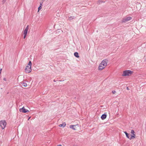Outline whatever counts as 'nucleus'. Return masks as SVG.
<instances>
[{
    "instance_id": "15",
    "label": "nucleus",
    "mask_w": 146,
    "mask_h": 146,
    "mask_svg": "<svg viewBox=\"0 0 146 146\" xmlns=\"http://www.w3.org/2000/svg\"><path fill=\"white\" fill-rule=\"evenodd\" d=\"M131 134H135V132L133 130H132L131 131Z\"/></svg>"
},
{
    "instance_id": "14",
    "label": "nucleus",
    "mask_w": 146,
    "mask_h": 146,
    "mask_svg": "<svg viewBox=\"0 0 146 146\" xmlns=\"http://www.w3.org/2000/svg\"><path fill=\"white\" fill-rule=\"evenodd\" d=\"M22 86L24 87H26L27 86V84L26 83H24L23 84Z\"/></svg>"
},
{
    "instance_id": "2",
    "label": "nucleus",
    "mask_w": 146,
    "mask_h": 146,
    "mask_svg": "<svg viewBox=\"0 0 146 146\" xmlns=\"http://www.w3.org/2000/svg\"><path fill=\"white\" fill-rule=\"evenodd\" d=\"M133 72L129 70H126L123 71L122 76H131L133 73Z\"/></svg>"
},
{
    "instance_id": "9",
    "label": "nucleus",
    "mask_w": 146,
    "mask_h": 146,
    "mask_svg": "<svg viewBox=\"0 0 146 146\" xmlns=\"http://www.w3.org/2000/svg\"><path fill=\"white\" fill-rule=\"evenodd\" d=\"M106 117H107V115L106 114H103L102 115V116L101 117V119L102 120H104L106 118Z\"/></svg>"
},
{
    "instance_id": "12",
    "label": "nucleus",
    "mask_w": 146,
    "mask_h": 146,
    "mask_svg": "<svg viewBox=\"0 0 146 146\" xmlns=\"http://www.w3.org/2000/svg\"><path fill=\"white\" fill-rule=\"evenodd\" d=\"M74 55L77 58H79V57L78 54L77 52H75L74 53Z\"/></svg>"
},
{
    "instance_id": "19",
    "label": "nucleus",
    "mask_w": 146,
    "mask_h": 146,
    "mask_svg": "<svg viewBox=\"0 0 146 146\" xmlns=\"http://www.w3.org/2000/svg\"><path fill=\"white\" fill-rule=\"evenodd\" d=\"M1 71H2V69H1V70H0V74H1Z\"/></svg>"
},
{
    "instance_id": "17",
    "label": "nucleus",
    "mask_w": 146,
    "mask_h": 146,
    "mask_svg": "<svg viewBox=\"0 0 146 146\" xmlns=\"http://www.w3.org/2000/svg\"><path fill=\"white\" fill-rule=\"evenodd\" d=\"M102 2H103V1H98V3H99V4H100L101 3H102Z\"/></svg>"
},
{
    "instance_id": "23",
    "label": "nucleus",
    "mask_w": 146,
    "mask_h": 146,
    "mask_svg": "<svg viewBox=\"0 0 146 146\" xmlns=\"http://www.w3.org/2000/svg\"><path fill=\"white\" fill-rule=\"evenodd\" d=\"M3 80H4L5 81H6V79L5 78H4Z\"/></svg>"
},
{
    "instance_id": "11",
    "label": "nucleus",
    "mask_w": 146,
    "mask_h": 146,
    "mask_svg": "<svg viewBox=\"0 0 146 146\" xmlns=\"http://www.w3.org/2000/svg\"><path fill=\"white\" fill-rule=\"evenodd\" d=\"M135 136H136L135 134H133L132 135H131V137L130 138V139L131 140L132 139H133L134 138H135Z\"/></svg>"
},
{
    "instance_id": "16",
    "label": "nucleus",
    "mask_w": 146,
    "mask_h": 146,
    "mask_svg": "<svg viewBox=\"0 0 146 146\" xmlns=\"http://www.w3.org/2000/svg\"><path fill=\"white\" fill-rule=\"evenodd\" d=\"M42 9V7H41V6H39V7L38 8V12L39 11L41 10Z\"/></svg>"
},
{
    "instance_id": "4",
    "label": "nucleus",
    "mask_w": 146,
    "mask_h": 146,
    "mask_svg": "<svg viewBox=\"0 0 146 146\" xmlns=\"http://www.w3.org/2000/svg\"><path fill=\"white\" fill-rule=\"evenodd\" d=\"M6 124V123L5 120H2L0 121V125L3 129L5 127Z\"/></svg>"
},
{
    "instance_id": "3",
    "label": "nucleus",
    "mask_w": 146,
    "mask_h": 146,
    "mask_svg": "<svg viewBox=\"0 0 146 146\" xmlns=\"http://www.w3.org/2000/svg\"><path fill=\"white\" fill-rule=\"evenodd\" d=\"M31 61H30L25 68V72H26L27 73H29L31 72Z\"/></svg>"
},
{
    "instance_id": "6",
    "label": "nucleus",
    "mask_w": 146,
    "mask_h": 146,
    "mask_svg": "<svg viewBox=\"0 0 146 146\" xmlns=\"http://www.w3.org/2000/svg\"><path fill=\"white\" fill-rule=\"evenodd\" d=\"M79 127V125L78 124H77L76 125H71L70 126V128L74 130H76Z\"/></svg>"
},
{
    "instance_id": "25",
    "label": "nucleus",
    "mask_w": 146,
    "mask_h": 146,
    "mask_svg": "<svg viewBox=\"0 0 146 146\" xmlns=\"http://www.w3.org/2000/svg\"><path fill=\"white\" fill-rule=\"evenodd\" d=\"M30 117L29 118V119H28V120H29V119H30Z\"/></svg>"
},
{
    "instance_id": "13",
    "label": "nucleus",
    "mask_w": 146,
    "mask_h": 146,
    "mask_svg": "<svg viewBox=\"0 0 146 146\" xmlns=\"http://www.w3.org/2000/svg\"><path fill=\"white\" fill-rule=\"evenodd\" d=\"M124 133H125V135H126V137L128 139H129L130 138H129V134L128 133H127V132H126V131H125L124 132Z\"/></svg>"
},
{
    "instance_id": "22",
    "label": "nucleus",
    "mask_w": 146,
    "mask_h": 146,
    "mask_svg": "<svg viewBox=\"0 0 146 146\" xmlns=\"http://www.w3.org/2000/svg\"><path fill=\"white\" fill-rule=\"evenodd\" d=\"M127 90H129V88H128V87H127Z\"/></svg>"
},
{
    "instance_id": "20",
    "label": "nucleus",
    "mask_w": 146,
    "mask_h": 146,
    "mask_svg": "<svg viewBox=\"0 0 146 146\" xmlns=\"http://www.w3.org/2000/svg\"><path fill=\"white\" fill-rule=\"evenodd\" d=\"M42 3H40V6H41V7H42Z\"/></svg>"
},
{
    "instance_id": "18",
    "label": "nucleus",
    "mask_w": 146,
    "mask_h": 146,
    "mask_svg": "<svg viewBox=\"0 0 146 146\" xmlns=\"http://www.w3.org/2000/svg\"><path fill=\"white\" fill-rule=\"evenodd\" d=\"M27 35H26V34H25V35H24V38H25V37H26V36H27Z\"/></svg>"
},
{
    "instance_id": "21",
    "label": "nucleus",
    "mask_w": 146,
    "mask_h": 146,
    "mask_svg": "<svg viewBox=\"0 0 146 146\" xmlns=\"http://www.w3.org/2000/svg\"><path fill=\"white\" fill-rule=\"evenodd\" d=\"M57 146H62L61 145H57Z\"/></svg>"
},
{
    "instance_id": "8",
    "label": "nucleus",
    "mask_w": 146,
    "mask_h": 146,
    "mask_svg": "<svg viewBox=\"0 0 146 146\" xmlns=\"http://www.w3.org/2000/svg\"><path fill=\"white\" fill-rule=\"evenodd\" d=\"M29 29L28 26H27L24 31V35H27V31Z\"/></svg>"
},
{
    "instance_id": "24",
    "label": "nucleus",
    "mask_w": 146,
    "mask_h": 146,
    "mask_svg": "<svg viewBox=\"0 0 146 146\" xmlns=\"http://www.w3.org/2000/svg\"><path fill=\"white\" fill-rule=\"evenodd\" d=\"M115 91H114V92H113V94H114L115 93Z\"/></svg>"
},
{
    "instance_id": "5",
    "label": "nucleus",
    "mask_w": 146,
    "mask_h": 146,
    "mask_svg": "<svg viewBox=\"0 0 146 146\" xmlns=\"http://www.w3.org/2000/svg\"><path fill=\"white\" fill-rule=\"evenodd\" d=\"M132 19V17H128L123 19L122 21V23H126L131 20Z\"/></svg>"
},
{
    "instance_id": "10",
    "label": "nucleus",
    "mask_w": 146,
    "mask_h": 146,
    "mask_svg": "<svg viewBox=\"0 0 146 146\" xmlns=\"http://www.w3.org/2000/svg\"><path fill=\"white\" fill-rule=\"evenodd\" d=\"M66 125L65 123H63L62 124H60L59 125V126L60 127H64Z\"/></svg>"
},
{
    "instance_id": "1",
    "label": "nucleus",
    "mask_w": 146,
    "mask_h": 146,
    "mask_svg": "<svg viewBox=\"0 0 146 146\" xmlns=\"http://www.w3.org/2000/svg\"><path fill=\"white\" fill-rule=\"evenodd\" d=\"M108 63V60L106 59L103 60L100 64L98 67V70H102L107 66Z\"/></svg>"
},
{
    "instance_id": "7",
    "label": "nucleus",
    "mask_w": 146,
    "mask_h": 146,
    "mask_svg": "<svg viewBox=\"0 0 146 146\" xmlns=\"http://www.w3.org/2000/svg\"><path fill=\"white\" fill-rule=\"evenodd\" d=\"M19 111L20 112H23V113H26L28 112H29V111L28 110L25 109V107L23 106L21 108H20L19 109Z\"/></svg>"
}]
</instances>
